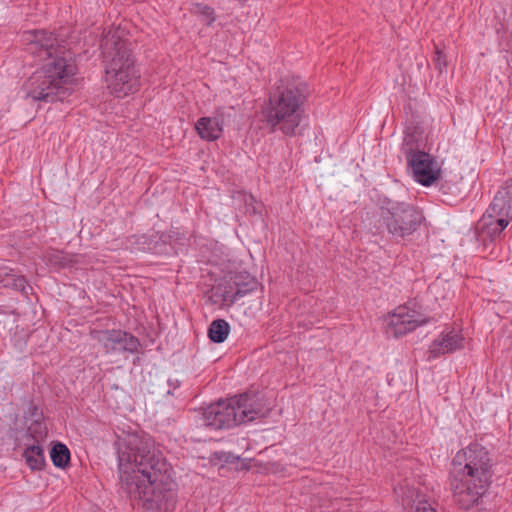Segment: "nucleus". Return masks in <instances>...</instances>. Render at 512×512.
I'll return each mask as SVG.
<instances>
[{
	"label": "nucleus",
	"instance_id": "27",
	"mask_svg": "<svg viewBox=\"0 0 512 512\" xmlns=\"http://www.w3.org/2000/svg\"><path fill=\"white\" fill-rule=\"evenodd\" d=\"M24 420L25 423L31 422L33 420L44 421L43 412L35 405L33 402H30L27 410L24 412Z\"/></svg>",
	"mask_w": 512,
	"mask_h": 512
},
{
	"label": "nucleus",
	"instance_id": "13",
	"mask_svg": "<svg viewBox=\"0 0 512 512\" xmlns=\"http://www.w3.org/2000/svg\"><path fill=\"white\" fill-rule=\"evenodd\" d=\"M231 113L221 107L217 108L211 117H201L195 123V129L199 137L205 141L218 140L224 131V126L231 121Z\"/></svg>",
	"mask_w": 512,
	"mask_h": 512
},
{
	"label": "nucleus",
	"instance_id": "16",
	"mask_svg": "<svg viewBox=\"0 0 512 512\" xmlns=\"http://www.w3.org/2000/svg\"><path fill=\"white\" fill-rule=\"evenodd\" d=\"M464 346V337L461 332L450 330L442 332L429 346V358L436 359L441 355L454 353Z\"/></svg>",
	"mask_w": 512,
	"mask_h": 512
},
{
	"label": "nucleus",
	"instance_id": "7",
	"mask_svg": "<svg viewBox=\"0 0 512 512\" xmlns=\"http://www.w3.org/2000/svg\"><path fill=\"white\" fill-rule=\"evenodd\" d=\"M452 474L470 477L479 483H491V458L488 450L478 443H471L457 452L452 460Z\"/></svg>",
	"mask_w": 512,
	"mask_h": 512
},
{
	"label": "nucleus",
	"instance_id": "30",
	"mask_svg": "<svg viewBox=\"0 0 512 512\" xmlns=\"http://www.w3.org/2000/svg\"><path fill=\"white\" fill-rule=\"evenodd\" d=\"M181 380L178 378L170 377L167 380V384L169 386V389L167 391V394L169 395H175V390H177L181 386Z\"/></svg>",
	"mask_w": 512,
	"mask_h": 512
},
{
	"label": "nucleus",
	"instance_id": "28",
	"mask_svg": "<svg viewBox=\"0 0 512 512\" xmlns=\"http://www.w3.org/2000/svg\"><path fill=\"white\" fill-rule=\"evenodd\" d=\"M164 234L174 236V237H171V240L169 241V246H170V253L176 254L178 251L177 246L184 245V241L186 239L185 235L176 230H170V231L164 232Z\"/></svg>",
	"mask_w": 512,
	"mask_h": 512
},
{
	"label": "nucleus",
	"instance_id": "6",
	"mask_svg": "<svg viewBox=\"0 0 512 512\" xmlns=\"http://www.w3.org/2000/svg\"><path fill=\"white\" fill-rule=\"evenodd\" d=\"M123 33L120 28L110 30L101 41L105 78L126 72V68L136 69L132 43L123 37Z\"/></svg>",
	"mask_w": 512,
	"mask_h": 512
},
{
	"label": "nucleus",
	"instance_id": "25",
	"mask_svg": "<svg viewBox=\"0 0 512 512\" xmlns=\"http://www.w3.org/2000/svg\"><path fill=\"white\" fill-rule=\"evenodd\" d=\"M195 13H197L201 17L202 22L208 26L212 25L215 21V10L209 5L197 3L195 5Z\"/></svg>",
	"mask_w": 512,
	"mask_h": 512
},
{
	"label": "nucleus",
	"instance_id": "19",
	"mask_svg": "<svg viewBox=\"0 0 512 512\" xmlns=\"http://www.w3.org/2000/svg\"><path fill=\"white\" fill-rule=\"evenodd\" d=\"M26 429L15 432V443L21 447L25 443H44L48 435V429L44 421L33 420L25 423Z\"/></svg>",
	"mask_w": 512,
	"mask_h": 512
},
{
	"label": "nucleus",
	"instance_id": "23",
	"mask_svg": "<svg viewBox=\"0 0 512 512\" xmlns=\"http://www.w3.org/2000/svg\"><path fill=\"white\" fill-rule=\"evenodd\" d=\"M50 458L55 467L64 469L69 465L70 451L65 444L56 442L51 447Z\"/></svg>",
	"mask_w": 512,
	"mask_h": 512
},
{
	"label": "nucleus",
	"instance_id": "26",
	"mask_svg": "<svg viewBox=\"0 0 512 512\" xmlns=\"http://www.w3.org/2000/svg\"><path fill=\"white\" fill-rule=\"evenodd\" d=\"M433 63H434L435 69L440 74L446 72L447 65H448L447 56L445 55L443 50L440 49L437 45H435V53H434V57H433Z\"/></svg>",
	"mask_w": 512,
	"mask_h": 512
},
{
	"label": "nucleus",
	"instance_id": "22",
	"mask_svg": "<svg viewBox=\"0 0 512 512\" xmlns=\"http://www.w3.org/2000/svg\"><path fill=\"white\" fill-rule=\"evenodd\" d=\"M230 333V325L224 319L213 320L208 327V337L213 343H223Z\"/></svg>",
	"mask_w": 512,
	"mask_h": 512
},
{
	"label": "nucleus",
	"instance_id": "4",
	"mask_svg": "<svg viewBox=\"0 0 512 512\" xmlns=\"http://www.w3.org/2000/svg\"><path fill=\"white\" fill-rule=\"evenodd\" d=\"M270 409L256 392H245L226 400H219L203 408L201 424L212 430L230 429L240 424L264 418Z\"/></svg>",
	"mask_w": 512,
	"mask_h": 512
},
{
	"label": "nucleus",
	"instance_id": "29",
	"mask_svg": "<svg viewBox=\"0 0 512 512\" xmlns=\"http://www.w3.org/2000/svg\"><path fill=\"white\" fill-rule=\"evenodd\" d=\"M409 512H438L431 503L425 499H419L411 506Z\"/></svg>",
	"mask_w": 512,
	"mask_h": 512
},
{
	"label": "nucleus",
	"instance_id": "17",
	"mask_svg": "<svg viewBox=\"0 0 512 512\" xmlns=\"http://www.w3.org/2000/svg\"><path fill=\"white\" fill-rule=\"evenodd\" d=\"M485 212L509 223L512 220V185L501 188Z\"/></svg>",
	"mask_w": 512,
	"mask_h": 512
},
{
	"label": "nucleus",
	"instance_id": "8",
	"mask_svg": "<svg viewBox=\"0 0 512 512\" xmlns=\"http://www.w3.org/2000/svg\"><path fill=\"white\" fill-rule=\"evenodd\" d=\"M403 152L413 178L423 186H431L440 177V169L433 157L419 149H414L410 141L405 140Z\"/></svg>",
	"mask_w": 512,
	"mask_h": 512
},
{
	"label": "nucleus",
	"instance_id": "3",
	"mask_svg": "<svg viewBox=\"0 0 512 512\" xmlns=\"http://www.w3.org/2000/svg\"><path fill=\"white\" fill-rule=\"evenodd\" d=\"M309 94L308 86L300 80L283 81L269 94L262 115L271 132L280 131L285 136L301 134L304 105Z\"/></svg>",
	"mask_w": 512,
	"mask_h": 512
},
{
	"label": "nucleus",
	"instance_id": "2",
	"mask_svg": "<svg viewBox=\"0 0 512 512\" xmlns=\"http://www.w3.org/2000/svg\"><path fill=\"white\" fill-rule=\"evenodd\" d=\"M22 38L26 50L44 62L25 82L26 97L45 103L66 100L73 92L76 64L64 40L46 30L25 31Z\"/></svg>",
	"mask_w": 512,
	"mask_h": 512
},
{
	"label": "nucleus",
	"instance_id": "14",
	"mask_svg": "<svg viewBox=\"0 0 512 512\" xmlns=\"http://www.w3.org/2000/svg\"><path fill=\"white\" fill-rule=\"evenodd\" d=\"M107 88L110 93L117 98H124L130 94L136 93L140 88V72L139 70H127L114 76H107L105 78Z\"/></svg>",
	"mask_w": 512,
	"mask_h": 512
},
{
	"label": "nucleus",
	"instance_id": "21",
	"mask_svg": "<svg viewBox=\"0 0 512 512\" xmlns=\"http://www.w3.org/2000/svg\"><path fill=\"white\" fill-rule=\"evenodd\" d=\"M43 443H25L21 447H24L23 457L28 467L33 471L42 470L45 466L44 449Z\"/></svg>",
	"mask_w": 512,
	"mask_h": 512
},
{
	"label": "nucleus",
	"instance_id": "1",
	"mask_svg": "<svg viewBox=\"0 0 512 512\" xmlns=\"http://www.w3.org/2000/svg\"><path fill=\"white\" fill-rule=\"evenodd\" d=\"M119 484L123 492L150 512H172L176 504L173 469L153 439L128 432L116 442Z\"/></svg>",
	"mask_w": 512,
	"mask_h": 512
},
{
	"label": "nucleus",
	"instance_id": "24",
	"mask_svg": "<svg viewBox=\"0 0 512 512\" xmlns=\"http://www.w3.org/2000/svg\"><path fill=\"white\" fill-rule=\"evenodd\" d=\"M47 263L56 268H64L68 265L69 259L67 255L59 250H52L46 255Z\"/></svg>",
	"mask_w": 512,
	"mask_h": 512
},
{
	"label": "nucleus",
	"instance_id": "15",
	"mask_svg": "<svg viewBox=\"0 0 512 512\" xmlns=\"http://www.w3.org/2000/svg\"><path fill=\"white\" fill-rule=\"evenodd\" d=\"M508 224L504 218H494L491 214L485 212L477 224V240L484 245V248H488L490 244L500 239L503 230Z\"/></svg>",
	"mask_w": 512,
	"mask_h": 512
},
{
	"label": "nucleus",
	"instance_id": "12",
	"mask_svg": "<svg viewBox=\"0 0 512 512\" xmlns=\"http://www.w3.org/2000/svg\"><path fill=\"white\" fill-rule=\"evenodd\" d=\"M96 339L107 354H121L123 352L134 354L141 347L137 337L119 329L99 331Z\"/></svg>",
	"mask_w": 512,
	"mask_h": 512
},
{
	"label": "nucleus",
	"instance_id": "18",
	"mask_svg": "<svg viewBox=\"0 0 512 512\" xmlns=\"http://www.w3.org/2000/svg\"><path fill=\"white\" fill-rule=\"evenodd\" d=\"M173 235L164 234V232H154L152 234L141 235L137 243L139 249L156 255H170L169 241Z\"/></svg>",
	"mask_w": 512,
	"mask_h": 512
},
{
	"label": "nucleus",
	"instance_id": "20",
	"mask_svg": "<svg viewBox=\"0 0 512 512\" xmlns=\"http://www.w3.org/2000/svg\"><path fill=\"white\" fill-rule=\"evenodd\" d=\"M11 288L15 291L22 292L27 295V289H31L28 286L27 280L23 275L18 274L13 269L3 265L0 266V288Z\"/></svg>",
	"mask_w": 512,
	"mask_h": 512
},
{
	"label": "nucleus",
	"instance_id": "9",
	"mask_svg": "<svg viewBox=\"0 0 512 512\" xmlns=\"http://www.w3.org/2000/svg\"><path fill=\"white\" fill-rule=\"evenodd\" d=\"M427 322L420 312L406 305L399 306L385 318V334L389 338H399Z\"/></svg>",
	"mask_w": 512,
	"mask_h": 512
},
{
	"label": "nucleus",
	"instance_id": "5",
	"mask_svg": "<svg viewBox=\"0 0 512 512\" xmlns=\"http://www.w3.org/2000/svg\"><path fill=\"white\" fill-rule=\"evenodd\" d=\"M376 203V211L368 218L369 228L374 234H387L395 240H404L414 234L425 220L422 211L407 201L379 194Z\"/></svg>",
	"mask_w": 512,
	"mask_h": 512
},
{
	"label": "nucleus",
	"instance_id": "10",
	"mask_svg": "<svg viewBox=\"0 0 512 512\" xmlns=\"http://www.w3.org/2000/svg\"><path fill=\"white\" fill-rule=\"evenodd\" d=\"M467 476L451 473L450 488L455 503L462 509H470L479 504L480 498L485 494L490 483H479Z\"/></svg>",
	"mask_w": 512,
	"mask_h": 512
},
{
	"label": "nucleus",
	"instance_id": "11",
	"mask_svg": "<svg viewBox=\"0 0 512 512\" xmlns=\"http://www.w3.org/2000/svg\"><path fill=\"white\" fill-rule=\"evenodd\" d=\"M258 284L259 283L255 277L251 276L247 272H240L235 275L233 280L235 290L232 286H225L223 288L218 286L212 290L210 298L214 303H219L221 301L223 304L230 306L240 298L256 290Z\"/></svg>",
	"mask_w": 512,
	"mask_h": 512
}]
</instances>
